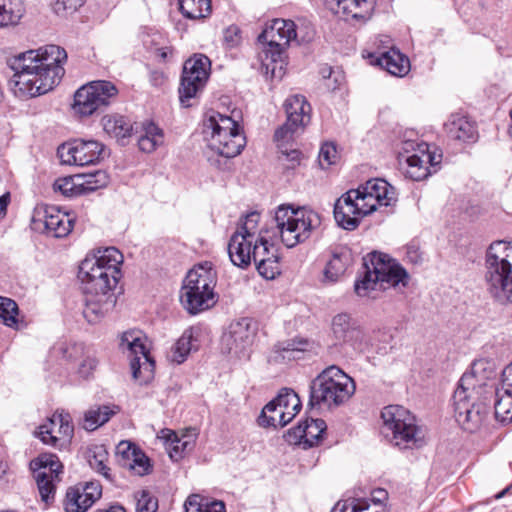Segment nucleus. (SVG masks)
<instances>
[{
  "mask_svg": "<svg viewBox=\"0 0 512 512\" xmlns=\"http://www.w3.org/2000/svg\"><path fill=\"white\" fill-rule=\"evenodd\" d=\"M66 60V51L57 45L22 53L11 64L14 71L11 83L15 93L35 97L49 92L64 75L62 65Z\"/></svg>",
  "mask_w": 512,
  "mask_h": 512,
  "instance_id": "f257e3e1",
  "label": "nucleus"
},
{
  "mask_svg": "<svg viewBox=\"0 0 512 512\" xmlns=\"http://www.w3.org/2000/svg\"><path fill=\"white\" fill-rule=\"evenodd\" d=\"M313 37L314 30L311 27H300L292 20H272L258 36V41L264 44L258 56L262 73L271 79L281 80L287 64L286 48L291 43L310 42Z\"/></svg>",
  "mask_w": 512,
  "mask_h": 512,
  "instance_id": "f03ea898",
  "label": "nucleus"
},
{
  "mask_svg": "<svg viewBox=\"0 0 512 512\" xmlns=\"http://www.w3.org/2000/svg\"><path fill=\"white\" fill-rule=\"evenodd\" d=\"M396 201L394 188L383 179H371L358 189L343 194L334 205V218L345 230H354L360 220L378 206H390Z\"/></svg>",
  "mask_w": 512,
  "mask_h": 512,
  "instance_id": "7ed1b4c3",
  "label": "nucleus"
},
{
  "mask_svg": "<svg viewBox=\"0 0 512 512\" xmlns=\"http://www.w3.org/2000/svg\"><path fill=\"white\" fill-rule=\"evenodd\" d=\"M124 257L115 247L98 249L88 254L79 266L84 293L113 294L120 277Z\"/></svg>",
  "mask_w": 512,
  "mask_h": 512,
  "instance_id": "20e7f679",
  "label": "nucleus"
},
{
  "mask_svg": "<svg viewBox=\"0 0 512 512\" xmlns=\"http://www.w3.org/2000/svg\"><path fill=\"white\" fill-rule=\"evenodd\" d=\"M364 269V275L354 285L359 297L375 298L374 292L388 288L402 291L410 281L407 271L385 253H369L364 258Z\"/></svg>",
  "mask_w": 512,
  "mask_h": 512,
  "instance_id": "39448f33",
  "label": "nucleus"
},
{
  "mask_svg": "<svg viewBox=\"0 0 512 512\" xmlns=\"http://www.w3.org/2000/svg\"><path fill=\"white\" fill-rule=\"evenodd\" d=\"M485 267L487 293L501 305L512 304V242H493L486 253Z\"/></svg>",
  "mask_w": 512,
  "mask_h": 512,
  "instance_id": "423d86ee",
  "label": "nucleus"
},
{
  "mask_svg": "<svg viewBox=\"0 0 512 512\" xmlns=\"http://www.w3.org/2000/svg\"><path fill=\"white\" fill-rule=\"evenodd\" d=\"M310 404L334 408L347 402L355 392L353 379L337 366L323 370L311 383Z\"/></svg>",
  "mask_w": 512,
  "mask_h": 512,
  "instance_id": "0eeeda50",
  "label": "nucleus"
},
{
  "mask_svg": "<svg viewBox=\"0 0 512 512\" xmlns=\"http://www.w3.org/2000/svg\"><path fill=\"white\" fill-rule=\"evenodd\" d=\"M216 272L205 262L194 266L186 275L180 291V302L190 313L197 314L215 303Z\"/></svg>",
  "mask_w": 512,
  "mask_h": 512,
  "instance_id": "6e6552de",
  "label": "nucleus"
},
{
  "mask_svg": "<svg viewBox=\"0 0 512 512\" xmlns=\"http://www.w3.org/2000/svg\"><path fill=\"white\" fill-rule=\"evenodd\" d=\"M382 434L400 449H413L424 444V433L415 416L406 408L390 405L381 412Z\"/></svg>",
  "mask_w": 512,
  "mask_h": 512,
  "instance_id": "1a4fd4ad",
  "label": "nucleus"
},
{
  "mask_svg": "<svg viewBox=\"0 0 512 512\" xmlns=\"http://www.w3.org/2000/svg\"><path fill=\"white\" fill-rule=\"evenodd\" d=\"M282 243L287 248H293L309 239L321 225L320 215L306 208L293 209L281 205L274 217Z\"/></svg>",
  "mask_w": 512,
  "mask_h": 512,
  "instance_id": "9d476101",
  "label": "nucleus"
},
{
  "mask_svg": "<svg viewBox=\"0 0 512 512\" xmlns=\"http://www.w3.org/2000/svg\"><path fill=\"white\" fill-rule=\"evenodd\" d=\"M204 133L210 150L225 158L236 157L246 145V138L238 122L219 112L207 116Z\"/></svg>",
  "mask_w": 512,
  "mask_h": 512,
  "instance_id": "9b49d317",
  "label": "nucleus"
},
{
  "mask_svg": "<svg viewBox=\"0 0 512 512\" xmlns=\"http://www.w3.org/2000/svg\"><path fill=\"white\" fill-rule=\"evenodd\" d=\"M455 418L468 432L477 431L485 421L492 399H483L477 392L457 388L453 396Z\"/></svg>",
  "mask_w": 512,
  "mask_h": 512,
  "instance_id": "f8f14e48",
  "label": "nucleus"
},
{
  "mask_svg": "<svg viewBox=\"0 0 512 512\" xmlns=\"http://www.w3.org/2000/svg\"><path fill=\"white\" fill-rule=\"evenodd\" d=\"M117 94L118 89L112 82L92 81L75 92L73 110L80 116H90L108 106Z\"/></svg>",
  "mask_w": 512,
  "mask_h": 512,
  "instance_id": "ddd939ff",
  "label": "nucleus"
},
{
  "mask_svg": "<svg viewBox=\"0 0 512 512\" xmlns=\"http://www.w3.org/2000/svg\"><path fill=\"white\" fill-rule=\"evenodd\" d=\"M41 500L49 505L55 497L56 482L62 472V464L54 454H42L30 462Z\"/></svg>",
  "mask_w": 512,
  "mask_h": 512,
  "instance_id": "4468645a",
  "label": "nucleus"
},
{
  "mask_svg": "<svg viewBox=\"0 0 512 512\" xmlns=\"http://www.w3.org/2000/svg\"><path fill=\"white\" fill-rule=\"evenodd\" d=\"M210 61L205 56H195L188 59L183 66L179 98L183 106L189 107L190 100L197 96L208 79Z\"/></svg>",
  "mask_w": 512,
  "mask_h": 512,
  "instance_id": "2eb2a0df",
  "label": "nucleus"
},
{
  "mask_svg": "<svg viewBox=\"0 0 512 512\" xmlns=\"http://www.w3.org/2000/svg\"><path fill=\"white\" fill-rule=\"evenodd\" d=\"M255 335L256 328L252 319L244 317L234 320L221 337L222 349L235 357H245Z\"/></svg>",
  "mask_w": 512,
  "mask_h": 512,
  "instance_id": "dca6fc26",
  "label": "nucleus"
},
{
  "mask_svg": "<svg viewBox=\"0 0 512 512\" xmlns=\"http://www.w3.org/2000/svg\"><path fill=\"white\" fill-rule=\"evenodd\" d=\"M57 154L63 164L94 165L103 158L104 146L95 140L75 139L60 145Z\"/></svg>",
  "mask_w": 512,
  "mask_h": 512,
  "instance_id": "f3484780",
  "label": "nucleus"
},
{
  "mask_svg": "<svg viewBox=\"0 0 512 512\" xmlns=\"http://www.w3.org/2000/svg\"><path fill=\"white\" fill-rule=\"evenodd\" d=\"M74 218L61 212L56 206H37L33 212L32 224L35 230H43L47 234L62 238L73 228Z\"/></svg>",
  "mask_w": 512,
  "mask_h": 512,
  "instance_id": "a211bd4d",
  "label": "nucleus"
},
{
  "mask_svg": "<svg viewBox=\"0 0 512 512\" xmlns=\"http://www.w3.org/2000/svg\"><path fill=\"white\" fill-rule=\"evenodd\" d=\"M73 434L74 427L71 416L63 412H55L35 433L44 444L58 449L67 447Z\"/></svg>",
  "mask_w": 512,
  "mask_h": 512,
  "instance_id": "6ab92c4d",
  "label": "nucleus"
},
{
  "mask_svg": "<svg viewBox=\"0 0 512 512\" xmlns=\"http://www.w3.org/2000/svg\"><path fill=\"white\" fill-rule=\"evenodd\" d=\"M494 374V363L491 360L477 359L472 363L471 371L461 377L457 388L477 392L483 399H492L496 395V389L489 386L487 381Z\"/></svg>",
  "mask_w": 512,
  "mask_h": 512,
  "instance_id": "aec40b11",
  "label": "nucleus"
},
{
  "mask_svg": "<svg viewBox=\"0 0 512 512\" xmlns=\"http://www.w3.org/2000/svg\"><path fill=\"white\" fill-rule=\"evenodd\" d=\"M334 14L353 24H365L372 18L376 0H323Z\"/></svg>",
  "mask_w": 512,
  "mask_h": 512,
  "instance_id": "412c9836",
  "label": "nucleus"
},
{
  "mask_svg": "<svg viewBox=\"0 0 512 512\" xmlns=\"http://www.w3.org/2000/svg\"><path fill=\"white\" fill-rule=\"evenodd\" d=\"M102 495L98 482H87L70 487L65 496V512H86Z\"/></svg>",
  "mask_w": 512,
  "mask_h": 512,
  "instance_id": "4be33fe9",
  "label": "nucleus"
},
{
  "mask_svg": "<svg viewBox=\"0 0 512 512\" xmlns=\"http://www.w3.org/2000/svg\"><path fill=\"white\" fill-rule=\"evenodd\" d=\"M326 428V423L322 419H306L288 431L287 441L310 448L318 444Z\"/></svg>",
  "mask_w": 512,
  "mask_h": 512,
  "instance_id": "5701e85b",
  "label": "nucleus"
},
{
  "mask_svg": "<svg viewBox=\"0 0 512 512\" xmlns=\"http://www.w3.org/2000/svg\"><path fill=\"white\" fill-rule=\"evenodd\" d=\"M332 333L338 343L348 344L353 349L361 348L364 334L348 314L341 313L334 316Z\"/></svg>",
  "mask_w": 512,
  "mask_h": 512,
  "instance_id": "b1692460",
  "label": "nucleus"
},
{
  "mask_svg": "<svg viewBox=\"0 0 512 512\" xmlns=\"http://www.w3.org/2000/svg\"><path fill=\"white\" fill-rule=\"evenodd\" d=\"M255 241L240 233H233L228 243V254L231 262L240 268L251 264Z\"/></svg>",
  "mask_w": 512,
  "mask_h": 512,
  "instance_id": "393cba45",
  "label": "nucleus"
},
{
  "mask_svg": "<svg viewBox=\"0 0 512 512\" xmlns=\"http://www.w3.org/2000/svg\"><path fill=\"white\" fill-rule=\"evenodd\" d=\"M352 262L351 251L347 247H338L333 250L331 258L323 270L322 282L335 283L342 277Z\"/></svg>",
  "mask_w": 512,
  "mask_h": 512,
  "instance_id": "a878e982",
  "label": "nucleus"
},
{
  "mask_svg": "<svg viewBox=\"0 0 512 512\" xmlns=\"http://www.w3.org/2000/svg\"><path fill=\"white\" fill-rule=\"evenodd\" d=\"M85 294V307L83 315L89 323L98 322L113 305L115 298L113 294L100 295L92 293Z\"/></svg>",
  "mask_w": 512,
  "mask_h": 512,
  "instance_id": "bb28decb",
  "label": "nucleus"
},
{
  "mask_svg": "<svg viewBox=\"0 0 512 512\" xmlns=\"http://www.w3.org/2000/svg\"><path fill=\"white\" fill-rule=\"evenodd\" d=\"M287 120L304 129V127L310 122L311 106L302 95H293L288 97L284 103Z\"/></svg>",
  "mask_w": 512,
  "mask_h": 512,
  "instance_id": "cd10ccee",
  "label": "nucleus"
},
{
  "mask_svg": "<svg viewBox=\"0 0 512 512\" xmlns=\"http://www.w3.org/2000/svg\"><path fill=\"white\" fill-rule=\"evenodd\" d=\"M447 135L453 139L462 142H473L477 138V131L474 123L467 117L453 114L445 124Z\"/></svg>",
  "mask_w": 512,
  "mask_h": 512,
  "instance_id": "c85d7f7f",
  "label": "nucleus"
},
{
  "mask_svg": "<svg viewBox=\"0 0 512 512\" xmlns=\"http://www.w3.org/2000/svg\"><path fill=\"white\" fill-rule=\"evenodd\" d=\"M386 506L378 503L377 498L370 493L368 498H351L339 501L331 512H384Z\"/></svg>",
  "mask_w": 512,
  "mask_h": 512,
  "instance_id": "c756f323",
  "label": "nucleus"
},
{
  "mask_svg": "<svg viewBox=\"0 0 512 512\" xmlns=\"http://www.w3.org/2000/svg\"><path fill=\"white\" fill-rule=\"evenodd\" d=\"M494 401L496 417L504 416L511 412L512 406V365L503 371V380L500 387L496 388Z\"/></svg>",
  "mask_w": 512,
  "mask_h": 512,
  "instance_id": "7c9ffc66",
  "label": "nucleus"
},
{
  "mask_svg": "<svg viewBox=\"0 0 512 512\" xmlns=\"http://www.w3.org/2000/svg\"><path fill=\"white\" fill-rule=\"evenodd\" d=\"M378 65L394 76H404L410 70L409 59L398 50L390 49L377 59Z\"/></svg>",
  "mask_w": 512,
  "mask_h": 512,
  "instance_id": "2f4dec72",
  "label": "nucleus"
},
{
  "mask_svg": "<svg viewBox=\"0 0 512 512\" xmlns=\"http://www.w3.org/2000/svg\"><path fill=\"white\" fill-rule=\"evenodd\" d=\"M118 412L117 405L93 406L84 414L83 428L87 431H94Z\"/></svg>",
  "mask_w": 512,
  "mask_h": 512,
  "instance_id": "473e14b6",
  "label": "nucleus"
},
{
  "mask_svg": "<svg viewBox=\"0 0 512 512\" xmlns=\"http://www.w3.org/2000/svg\"><path fill=\"white\" fill-rule=\"evenodd\" d=\"M181 14L190 20H202L212 12L211 0H178Z\"/></svg>",
  "mask_w": 512,
  "mask_h": 512,
  "instance_id": "72a5a7b5",
  "label": "nucleus"
},
{
  "mask_svg": "<svg viewBox=\"0 0 512 512\" xmlns=\"http://www.w3.org/2000/svg\"><path fill=\"white\" fill-rule=\"evenodd\" d=\"M277 402L279 411H282L283 418L289 422L298 414L301 409V401L297 393L289 388H284L274 399Z\"/></svg>",
  "mask_w": 512,
  "mask_h": 512,
  "instance_id": "f704fd0d",
  "label": "nucleus"
},
{
  "mask_svg": "<svg viewBox=\"0 0 512 512\" xmlns=\"http://www.w3.org/2000/svg\"><path fill=\"white\" fill-rule=\"evenodd\" d=\"M195 349L193 344V332L191 329L184 331L182 336L171 347L167 354V359L176 364L183 363L190 352Z\"/></svg>",
  "mask_w": 512,
  "mask_h": 512,
  "instance_id": "c9c22d12",
  "label": "nucleus"
},
{
  "mask_svg": "<svg viewBox=\"0 0 512 512\" xmlns=\"http://www.w3.org/2000/svg\"><path fill=\"white\" fill-rule=\"evenodd\" d=\"M145 342L146 338L140 331H128L122 335L120 346L123 350L127 349L133 358L149 357Z\"/></svg>",
  "mask_w": 512,
  "mask_h": 512,
  "instance_id": "e433bc0d",
  "label": "nucleus"
},
{
  "mask_svg": "<svg viewBox=\"0 0 512 512\" xmlns=\"http://www.w3.org/2000/svg\"><path fill=\"white\" fill-rule=\"evenodd\" d=\"M164 142L162 130L154 123H147L143 127V133L138 139V146L141 151L151 153Z\"/></svg>",
  "mask_w": 512,
  "mask_h": 512,
  "instance_id": "4c0bfd02",
  "label": "nucleus"
},
{
  "mask_svg": "<svg viewBox=\"0 0 512 512\" xmlns=\"http://www.w3.org/2000/svg\"><path fill=\"white\" fill-rule=\"evenodd\" d=\"M154 366V360L150 356L131 358L130 360L132 376L139 384H146L153 379Z\"/></svg>",
  "mask_w": 512,
  "mask_h": 512,
  "instance_id": "58836bf2",
  "label": "nucleus"
},
{
  "mask_svg": "<svg viewBox=\"0 0 512 512\" xmlns=\"http://www.w3.org/2000/svg\"><path fill=\"white\" fill-rule=\"evenodd\" d=\"M23 13L21 0H0V27L17 24Z\"/></svg>",
  "mask_w": 512,
  "mask_h": 512,
  "instance_id": "ea45409f",
  "label": "nucleus"
},
{
  "mask_svg": "<svg viewBox=\"0 0 512 512\" xmlns=\"http://www.w3.org/2000/svg\"><path fill=\"white\" fill-rule=\"evenodd\" d=\"M161 438L166 440L169 455L175 461L181 459L184 454L193 450L191 440L189 442L181 441L179 435L172 430H162Z\"/></svg>",
  "mask_w": 512,
  "mask_h": 512,
  "instance_id": "a19ab883",
  "label": "nucleus"
},
{
  "mask_svg": "<svg viewBox=\"0 0 512 512\" xmlns=\"http://www.w3.org/2000/svg\"><path fill=\"white\" fill-rule=\"evenodd\" d=\"M104 131L117 140L130 136L131 125L122 116L107 115L102 118Z\"/></svg>",
  "mask_w": 512,
  "mask_h": 512,
  "instance_id": "79ce46f5",
  "label": "nucleus"
},
{
  "mask_svg": "<svg viewBox=\"0 0 512 512\" xmlns=\"http://www.w3.org/2000/svg\"><path fill=\"white\" fill-rule=\"evenodd\" d=\"M184 507L186 512H225L223 502L210 501L197 494L189 496Z\"/></svg>",
  "mask_w": 512,
  "mask_h": 512,
  "instance_id": "37998d69",
  "label": "nucleus"
},
{
  "mask_svg": "<svg viewBox=\"0 0 512 512\" xmlns=\"http://www.w3.org/2000/svg\"><path fill=\"white\" fill-rule=\"evenodd\" d=\"M405 161L406 177L414 181H422L431 174L429 166H427L425 162H422V157L419 152L406 156Z\"/></svg>",
  "mask_w": 512,
  "mask_h": 512,
  "instance_id": "c03bdc74",
  "label": "nucleus"
},
{
  "mask_svg": "<svg viewBox=\"0 0 512 512\" xmlns=\"http://www.w3.org/2000/svg\"><path fill=\"white\" fill-rule=\"evenodd\" d=\"M282 411L278 409L277 402L270 401L263 409L258 419L259 425L263 427H284L289 420L280 416Z\"/></svg>",
  "mask_w": 512,
  "mask_h": 512,
  "instance_id": "a18cd8bd",
  "label": "nucleus"
},
{
  "mask_svg": "<svg viewBox=\"0 0 512 512\" xmlns=\"http://www.w3.org/2000/svg\"><path fill=\"white\" fill-rule=\"evenodd\" d=\"M260 214L256 211L248 213L243 219L235 231L243 236L250 238L254 241L258 240V235H263L261 229H259Z\"/></svg>",
  "mask_w": 512,
  "mask_h": 512,
  "instance_id": "49530a36",
  "label": "nucleus"
},
{
  "mask_svg": "<svg viewBox=\"0 0 512 512\" xmlns=\"http://www.w3.org/2000/svg\"><path fill=\"white\" fill-rule=\"evenodd\" d=\"M80 180L81 177H79V175L59 178L54 183V190L59 191L66 197L83 195Z\"/></svg>",
  "mask_w": 512,
  "mask_h": 512,
  "instance_id": "de8ad7c7",
  "label": "nucleus"
},
{
  "mask_svg": "<svg viewBox=\"0 0 512 512\" xmlns=\"http://www.w3.org/2000/svg\"><path fill=\"white\" fill-rule=\"evenodd\" d=\"M83 195L105 187L109 182V177L105 171L99 170L92 174L79 175Z\"/></svg>",
  "mask_w": 512,
  "mask_h": 512,
  "instance_id": "09e8293b",
  "label": "nucleus"
},
{
  "mask_svg": "<svg viewBox=\"0 0 512 512\" xmlns=\"http://www.w3.org/2000/svg\"><path fill=\"white\" fill-rule=\"evenodd\" d=\"M309 342L305 339H293L278 343L275 351L282 353L283 358H297L296 354L304 352L308 349Z\"/></svg>",
  "mask_w": 512,
  "mask_h": 512,
  "instance_id": "8fccbe9b",
  "label": "nucleus"
},
{
  "mask_svg": "<svg viewBox=\"0 0 512 512\" xmlns=\"http://www.w3.org/2000/svg\"><path fill=\"white\" fill-rule=\"evenodd\" d=\"M18 315V306L10 298L0 296V319L9 327H16Z\"/></svg>",
  "mask_w": 512,
  "mask_h": 512,
  "instance_id": "3c124183",
  "label": "nucleus"
},
{
  "mask_svg": "<svg viewBox=\"0 0 512 512\" xmlns=\"http://www.w3.org/2000/svg\"><path fill=\"white\" fill-rule=\"evenodd\" d=\"M259 274L266 279H274L281 273L279 256L269 255L268 258H261L255 263Z\"/></svg>",
  "mask_w": 512,
  "mask_h": 512,
  "instance_id": "603ef678",
  "label": "nucleus"
},
{
  "mask_svg": "<svg viewBox=\"0 0 512 512\" xmlns=\"http://www.w3.org/2000/svg\"><path fill=\"white\" fill-rule=\"evenodd\" d=\"M124 468L132 471L138 476L146 475L151 470L149 458L140 450L135 453V456L124 464Z\"/></svg>",
  "mask_w": 512,
  "mask_h": 512,
  "instance_id": "864d4df0",
  "label": "nucleus"
},
{
  "mask_svg": "<svg viewBox=\"0 0 512 512\" xmlns=\"http://www.w3.org/2000/svg\"><path fill=\"white\" fill-rule=\"evenodd\" d=\"M278 256V250L276 247L269 243L264 235H258V240L255 241L253 246V257L254 263L260 262L261 258H268L269 255Z\"/></svg>",
  "mask_w": 512,
  "mask_h": 512,
  "instance_id": "5fc2aeb1",
  "label": "nucleus"
},
{
  "mask_svg": "<svg viewBox=\"0 0 512 512\" xmlns=\"http://www.w3.org/2000/svg\"><path fill=\"white\" fill-rule=\"evenodd\" d=\"M302 130V128L296 127V125H292V123L290 124V122L286 121L275 131L274 134V139L277 142L279 149L284 148V146L294 138V135Z\"/></svg>",
  "mask_w": 512,
  "mask_h": 512,
  "instance_id": "6e6d98bb",
  "label": "nucleus"
},
{
  "mask_svg": "<svg viewBox=\"0 0 512 512\" xmlns=\"http://www.w3.org/2000/svg\"><path fill=\"white\" fill-rule=\"evenodd\" d=\"M339 159V154L336 146L333 143H324L319 151L318 161L323 169L329 168L335 164Z\"/></svg>",
  "mask_w": 512,
  "mask_h": 512,
  "instance_id": "4d7b16f0",
  "label": "nucleus"
},
{
  "mask_svg": "<svg viewBox=\"0 0 512 512\" xmlns=\"http://www.w3.org/2000/svg\"><path fill=\"white\" fill-rule=\"evenodd\" d=\"M107 458V452L102 447H98L97 451L94 452L92 458L89 460V463L92 468L103 475L107 480H112L110 469L106 465Z\"/></svg>",
  "mask_w": 512,
  "mask_h": 512,
  "instance_id": "13d9d810",
  "label": "nucleus"
},
{
  "mask_svg": "<svg viewBox=\"0 0 512 512\" xmlns=\"http://www.w3.org/2000/svg\"><path fill=\"white\" fill-rule=\"evenodd\" d=\"M136 498V511L137 512H156L158 509V500L153 497L148 491L142 490L137 492Z\"/></svg>",
  "mask_w": 512,
  "mask_h": 512,
  "instance_id": "bf43d9fd",
  "label": "nucleus"
},
{
  "mask_svg": "<svg viewBox=\"0 0 512 512\" xmlns=\"http://www.w3.org/2000/svg\"><path fill=\"white\" fill-rule=\"evenodd\" d=\"M418 152L422 157V162L429 167H435L441 163L442 154L436 148L431 150L427 143H421L418 146Z\"/></svg>",
  "mask_w": 512,
  "mask_h": 512,
  "instance_id": "052dcab7",
  "label": "nucleus"
},
{
  "mask_svg": "<svg viewBox=\"0 0 512 512\" xmlns=\"http://www.w3.org/2000/svg\"><path fill=\"white\" fill-rule=\"evenodd\" d=\"M138 451V448L131 444L128 441H121L116 448V455L118 458V463L120 466L124 468V464L129 462L135 453Z\"/></svg>",
  "mask_w": 512,
  "mask_h": 512,
  "instance_id": "680f3d73",
  "label": "nucleus"
},
{
  "mask_svg": "<svg viewBox=\"0 0 512 512\" xmlns=\"http://www.w3.org/2000/svg\"><path fill=\"white\" fill-rule=\"evenodd\" d=\"M242 42L241 30L236 25H230L223 32V43L226 48L233 49Z\"/></svg>",
  "mask_w": 512,
  "mask_h": 512,
  "instance_id": "e2e57ef3",
  "label": "nucleus"
},
{
  "mask_svg": "<svg viewBox=\"0 0 512 512\" xmlns=\"http://www.w3.org/2000/svg\"><path fill=\"white\" fill-rule=\"evenodd\" d=\"M422 142H418L417 140L413 139H405L401 140L400 147L398 148V154L399 156H409L414 153H418V146Z\"/></svg>",
  "mask_w": 512,
  "mask_h": 512,
  "instance_id": "0e129e2a",
  "label": "nucleus"
},
{
  "mask_svg": "<svg viewBox=\"0 0 512 512\" xmlns=\"http://www.w3.org/2000/svg\"><path fill=\"white\" fill-rule=\"evenodd\" d=\"M97 364H98V361L95 357L93 356H86L79 368H78V373L82 376V377H89L91 375V373L93 372V370L97 367Z\"/></svg>",
  "mask_w": 512,
  "mask_h": 512,
  "instance_id": "69168bd1",
  "label": "nucleus"
},
{
  "mask_svg": "<svg viewBox=\"0 0 512 512\" xmlns=\"http://www.w3.org/2000/svg\"><path fill=\"white\" fill-rule=\"evenodd\" d=\"M83 5V0H57L55 10L74 12Z\"/></svg>",
  "mask_w": 512,
  "mask_h": 512,
  "instance_id": "338daca9",
  "label": "nucleus"
},
{
  "mask_svg": "<svg viewBox=\"0 0 512 512\" xmlns=\"http://www.w3.org/2000/svg\"><path fill=\"white\" fill-rule=\"evenodd\" d=\"M83 5V0H57L55 10L74 12Z\"/></svg>",
  "mask_w": 512,
  "mask_h": 512,
  "instance_id": "774afa93",
  "label": "nucleus"
}]
</instances>
